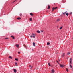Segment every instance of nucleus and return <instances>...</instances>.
I'll return each mask as SVG.
<instances>
[{"instance_id":"f257e3e1","label":"nucleus","mask_w":73,"mask_h":73,"mask_svg":"<svg viewBox=\"0 0 73 73\" xmlns=\"http://www.w3.org/2000/svg\"><path fill=\"white\" fill-rule=\"evenodd\" d=\"M32 36L33 38H35V36H36V35L35 34H32Z\"/></svg>"},{"instance_id":"f03ea898","label":"nucleus","mask_w":73,"mask_h":73,"mask_svg":"<svg viewBox=\"0 0 73 73\" xmlns=\"http://www.w3.org/2000/svg\"><path fill=\"white\" fill-rule=\"evenodd\" d=\"M62 56L63 57H64V56H65V53H63L62 54Z\"/></svg>"},{"instance_id":"7ed1b4c3","label":"nucleus","mask_w":73,"mask_h":73,"mask_svg":"<svg viewBox=\"0 0 73 73\" xmlns=\"http://www.w3.org/2000/svg\"><path fill=\"white\" fill-rule=\"evenodd\" d=\"M57 7H53L52 8V9H53V10H54L55 9H57Z\"/></svg>"},{"instance_id":"20e7f679","label":"nucleus","mask_w":73,"mask_h":73,"mask_svg":"<svg viewBox=\"0 0 73 73\" xmlns=\"http://www.w3.org/2000/svg\"><path fill=\"white\" fill-rule=\"evenodd\" d=\"M60 67H62V68L64 67V65H63L62 64H60Z\"/></svg>"},{"instance_id":"39448f33","label":"nucleus","mask_w":73,"mask_h":73,"mask_svg":"<svg viewBox=\"0 0 73 73\" xmlns=\"http://www.w3.org/2000/svg\"><path fill=\"white\" fill-rule=\"evenodd\" d=\"M13 70L14 73H16V72H17V70H16V69H14Z\"/></svg>"},{"instance_id":"423d86ee","label":"nucleus","mask_w":73,"mask_h":73,"mask_svg":"<svg viewBox=\"0 0 73 73\" xmlns=\"http://www.w3.org/2000/svg\"><path fill=\"white\" fill-rule=\"evenodd\" d=\"M52 73H54V69H52Z\"/></svg>"},{"instance_id":"0eeeda50","label":"nucleus","mask_w":73,"mask_h":73,"mask_svg":"<svg viewBox=\"0 0 73 73\" xmlns=\"http://www.w3.org/2000/svg\"><path fill=\"white\" fill-rule=\"evenodd\" d=\"M11 37H12V38L13 39H15V37H14V36H11Z\"/></svg>"},{"instance_id":"6e6552de","label":"nucleus","mask_w":73,"mask_h":73,"mask_svg":"<svg viewBox=\"0 0 73 73\" xmlns=\"http://www.w3.org/2000/svg\"><path fill=\"white\" fill-rule=\"evenodd\" d=\"M37 33H41L40 31H39V30H38L37 31Z\"/></svg>"},{"instance_id":"1a4fd4ad","label":"nucleus","mask_w":73,"mask_h":73,"mask_svg":"<svg viewBox=\"0 0 73 73\" xmlns=\"http://www.w3.org/2000/svg\"><path fill=\"white\" fill-rule=\"evenodd\" d=\"M48 9H50V7L49 6V5H48Z\"/></svg>"},{"instance_id":"9d476101","label":"nucleus","mask_w":73,"mask_h":73,"mask_svg":"<svg viewBox=\"0 0 73 73\" xmlns=\"http://www.w3.org/2000/svg\"><path fill=\"white\" fill-rule=\"evenodd\" d=\"M16 46V47H18L19 46V44H17L15 45Z\"/></svg>"},{"instance_id":"9b49d317","label":"nucleus","mask_w":73,"mask_h":73,"mask_svg":"<svg viewBox=\"0 0 73 73\" xmlns=\"http://www.w3.org/2000/svg\"><path fill=\"white\" fill-rule=\"evenodd\" d=\"M70 64H72V58L70 59Z\"/></svg>"},{"instance_id":"f8f14e48","label":"nucleus","mask_w":73,"mask_h":73,"mask_svg":"<svg viewBox=\"0 0 73 73\" xmlns=\"http://www.w3.org/2000/svg\"><path fill=\"white\" fill-rule=\"evenodd\" d=\"M15 60H16L17 61H19V59L17 58H15Z\"/></svg>"},{"instance_id":"ddd939ff","label":"nucleus","mask_w":73,"mask_h":73,"mask_svg":"<svg viewBox=\"0 0 73 73\" xmlns=\"http://www.w3.org/2000/svg\"><path fill=\"white\" fill-rule=\"evenodd\" d=\"M17 20H20V19H21V18H20V17L17 18Z\"/></svg>"},{"instance_id":"4468645a","label":"nucleus","mask_w":73,"mask_h":73,"mask_svg":"<svg viewBox=\"0 0 73 73\" xmlns=\"http://www.w3.org/2000/svg\"><path fill=\"white\" fill-rule=\"evenodd\" d=\"M33 45L34 46H35V42H33Z\"/></svg>"},{"instance_id":"2eb2a0df","label":"nucleus","mask_w":73,"mask_h":73,"mask_svg":"<svg viewBox=\"0 0 73 73\" xmlns=\"http://www.w3.org/2000/svg\"><path fill=\"white\" fill-rule=\"evenodd\" d=\"M30 15H31V16H33V14L32 13H30Z\"/></svg>"},{"instance_id":"dca6fc26","label":"nucleus","mask_w":73,"mask_h":73,"mask_svg":"<svg viewBox=\"0 0 73 73\" xmlns=\"http://www.w3.org/2000/svg\"><path fill=\"white\" fill-rule=\"evenodd\" d=\"M66 15L67 16H68V15H69V13H67L66 14Z\"/></svg>"},{"instance_id":"f3484780","label":"nucleus","mask_w":73,"mask_h":73,"mask_svg":"<svg viewBox=\"0 0 73 73\" xmlns=\"http://www.w3.org/2000/svg\"><path fill=\"white\" fill-rule=\"evenodd\" d=\"M32 18H30V19H29L30 21H32Z\"/></svg>"},{"instance_id":"a211bd4d","label":"nucleus","mask_w":73,"mask_h":73,"mask_svg":"<svg viewBox=\"0 0 73 73\" xmlns=\"http://www.w3.org/2000/svg\"><path fill=\"white\" fill-rule=\"evenodd\" d=\"M9 58H11V59H12V57H11V56H9Z\"/></svg>"},{"instance_id":"6ab92c4d","label":"nucleus","mask_w":73,"mask_h":73,"mask_svg":"<svg viewBox=\"0 0 73 73\" xmlns=\"http://www.w3.org/2000/svg\"><path fill=\"white\" fill-rule=\"evenodd\" d=\"M50 43H49V42H47V45H50Z\"/></svg>"},{"instance_id":"aec40b11","label":"nucleus","mask_w":73,"mask_h":73,"mask_svg":"<svg viewBox=\"0 0 73 73\" xmlns=\"http://www.w3.org/2000/svg\"><path fill=\"white\" fill-rule=\"evenodd\" d=\"M62 29V27H60V29Z\"/></svg>"},{"instance_id":"412c9836","label":"nucleus","mask_w":73,"mask_h":73,"mask_svg":"<svg viewBox=\"0 0 73 73\" xmlns=\"http://www.w3.org/2000/svg\"><path fill=\"white\" fill-rule=\"evenodd\" d=\"M66 70L67 72H69V71L68 70V68H66Z\"/></svg>"},{"instance_id":"4be33fe9","label":"nucleus","mask_w":73,"mask_h":73,"mask_svg":"<svg viewBox=\"0 0 73 73\" xmlns=\"http://www.w3.org/2000/svg\"><path fill=\"white\" fill-rule=\"evenodd\" d=\"M67 12H64V13H63V14L64 15V14H65V13H66Z\"/></svg>"},{"instance_id":"5701e85b","label":"nucleus","mask_w":73,"mask_h":73,"mask_svg":"<svg viewBox=\"0 0 73 73\" xmlns=\"http://www.w3.org/2000/svg\"><path fill=\"white\" fill-rule=\"evenodd\" d=\"M69 54H70V52H68L67 53V55H69Z\"/></svg>"},{"instance_id":"b1692460","label":"nucleus","mask_w":73,"mask_h":73,"mask_svg":"<svg viewBox=\"0 0 73 73\" xmlns=\"http://www.w3.org/2000/svg\"><path fill=\"white\" fill-rule=\"evenodd\" d=\"M48 65H49L50 66V63H48Z\"/></svg>"},{"instance_id":"393cba45","label":"nucleus","mask_w":73,"mask_h":73,"mask_svg":"<svg viewBox=\"0 0 73 73\" xmlns=\"http://www.w3.org/2000/svg\"><path fill=\"white\" fill-rule=\"evenodd\" d=\"M32 66H31V67H30V68L31 69H32Z\"/></svg>"},{"instance_id":"a878e982","label":"nucleus","mask_w":73,"mask_h":73,"mask_svg":"<svg viewBox=\"0 0 73 73\" xmlns=\"http://www.w3.org/2000/svg\"><path fill=\"white\" fill-rule=\"evenodd\" d=\"M59 20H60V19H58L57 20V21H59Z\"/></svg>"},{"instance_id":"bb28decb","label":"nucleus","mask_w":73,"mask_h":73,"mask_svg":"<svg viewBox=\"0 0 73 73\" xmlns=\"http://www.w3.org/2000/svg\"><path fill=\"white\" fill-rule=\"evenodd\" d=\"M22 15V14L20 13V16H21Z\"/></svg>"},{"instance_id":"cd10ccee","label":"nucleus","mask_w":73,"mask_h":73,"mask_svg":"<svg viewBox=\"0 0 73 73\" xmlns=\"http://www.w3.org/2000/svg\"><path fill=\"white\" fill-rule=\"evenodd\" d=\"M15 65H16L17 66V63H15Z\"/></svg>"},{"instance_id":"c85d7f7f","label":"nucleus","mask_w":73,"mask_h":73,"mask_svg":"<svg viewBox=\"0 0 73 73\" xmlns=\"http://www.w3.org/2000/svg\"><path fill=\"white\" fill-rule=\"evenodd\" d=\"M71 68H72V65H71V64H70V65Z\"/></svg>"},{"instance_id":"c756f323","label":"nucleus","mask_w":73,"mask_h":73,"mask_svg":"<svg viewBox=\"0 0 73 73\" xmlns=\"http://www.w3.org/2000/svg\"><path fill=\"white\" fill-rule=\"evenodd\" d=\"M30 37H31V38H32V37H33L32 35L30 36Z\"/></svg>"},{"instance_id":"7c9ffc66","label":"nucleus","mask_w":73,"mask_h":73,"mask_svg":"<svg viewBox=\"0 0 73 73\" xmlns=\"http://www.w3.org/2000/svg\"><path fill=\"white\" fill-rule=\"evenodd\" d=\"M9 38H5V39H9Z\"/></svg>"},{"instance_id":"2f4dec72","label":"nucleus","mask_w":73,"mask_h":73,"mask_svg":"<svg viewBox=\"0 0 73 73\" xmlns=\"http://www.w3.org/2000/svg\"><path fill=\"white\" fill-rule=\"evenodd\" d=\"M56 62H57V63H58V64H59L58 62V61L56 60Z\"/></svg>"},{"instance_id":"473e14b6","label":"nucleus","mask_w":73,"mask_h":73,"mask_svg":"<svg viewBox=\"0 0 73 73\" xmlns=\"http://www.w3.org/2000/svg\"><path fill=\"white\" fill-rule=\"evenodd\" d=\"M72 14V12H71L70 14V15H71V14Z\"/></svg>"},{"instance_id":"72a5a7b5","label":"nucleus","mask_w":73,"mask_h":73,"mask_svg":"<svg viewBox=\"0 0 73 73\" xmlns=\"http://www.w3.org/2000/svg\"><path fill=\"white\" fill-rule=\"evenodd\" d=\"M44 32V31H43V30H41V32Z\"/></svg>"},{"instance_id":"f704fd0d","label":"nucleus","mask_w":73,"mask_h":73,"mask_svg":"<svg viewBox=\"0 0 73 73\" xmlns=\"http://www.w3.org/2000/svg\"><path fill=\"white\" fill-rule=\"evenodd\" d=\"M18 53H19V54H20V52H18Z\"/></svg>"},{"instance_id":"c9c22d12","label":"nucleus","mask_w":73,"mask_h":73,"mask_svg":"<svg viewBox=\"0 0 73 73\" xmlns=\"http://www.w3.org/2000/svg\"><path fill=\"white\" fill-rule=\"evenodd\" d=\"M50 66H51V67H53V66L52 65H50Z\"/></svg>"},{"instance_id":"e433bc0d","label":"nucleus","mask_w":73,"mask_h":73,"mask_svg":"<svg viewBox=\"0 0 73 73\" xmlns=\"http://www.w3.org/2000/svg\"><path fill=\"white\" fill-rule=\"evenodd\" d=\"M16 0H15V1H14L13 2V3H14V2H15V1H16Z\"/></svg>"},{"instance_id":"4c0bfd02","label":"nucleus","mask_w":73,"mask_h":73,"mask_svg":"<svg viewBox=\"0 0 73 73\" xmlns=\"http://www.w3.org/2000/svg\"><path fill=\"white\" fill-rule=\"evenodd\" d=\"M53 11H54V10H53V9H52V12H53Z\"/></svg>"},{"instance_id":"58836bf2","label":"nucleus","mask_w":73,"mask_h":73,"mask_svg":"<svg viewBox=\"0 0 73 73\" xmlns=\"http://www.w3.org/2000/svg\"><path fill=\"white\" fill-rule=\"evenodd\" d=\"M29 66V67H31V65H30Z\"/></svg>"},{"instance_id":"ea45409f","label":"nucleus","mask_w":73,"mask_h":73,"mask_svg":"<svg viewBox=\"0 0 73 73\" xmlns=\"http://www.w3.org/2000/svg\"><path fill=\"white\" fill-rule=\"evenodd\" d=\"M59 61H61V60H59Z\"/></svg>"},{"instance_id":"a19ab883","label":"nucleus","mask_w":73,"mask_h":73,"mask_svg":"<svg viewBox=\"0 0 73 73\" xmlns=\"http://www.w3.org/2000/svg\"><path fill=\"white\" fill-rule=\"evenodd\" d=\"M32 50H33V49H32Z\"/></svg>"},{"instance_id":"79ce46f5","label":"nucleus","mask_w":73,"mask_h":73,"mask_svg":"<svg viewBox=\"0 0 73 73\" xmlns=\"http://www.w3.org/2000/svg\"><path fill=\"white\" fill-rule=\"evenodd\" d=\"M36 69H38V68Z\"/></svg>"},{"instance_id":"37998d69","label":"nucleus","mask_w":73,"mask_h":73,"mask_svg":"<svg viewBox=\"0 0 73 73\" xmlns=\"http://www.w3.org/2000/svg\"><path fill=\"white\" fill-rule=\"evenodd\" d=\"M47 12H48V11H47Z\"/></svg>"}]
</instances>
